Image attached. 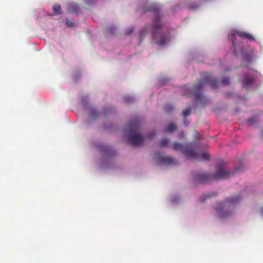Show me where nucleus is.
<instances>
[{
	"label": "nucleus",
	"instance_id": "obj_14",
	"mask_svg": "<svg viewBox=\"0 0 263 263\" xmlns=\"http://www.w3.org/2000/svg\"><path fill=\"white\" fill-rule=\"evenodd\" d=\"M172 147L174 151H179L182 149L183 145L178 142H175L172 145Z\"/></svg>",
	"mask_w": 263,
	"mask_h": 263
},
{
	"label": "nucleus",
	"instance_id": "obj_3",
	"mask_svg": "<svg viewBox=\"0 0 263 263\" xmlns=\"http://www.w3.org/2000/svg\"><path fill=\"white\" fill-rule=\"evenodd\" d=\"M240 197L233 195L227 198L224 202H219L214 206V209L219 216L226 217L231 215L235 206L239 203Z\"/></svg>",
	"mask_w": 263,
	"mask_h": 263
},
{
	"label": "nucleus",
	"instance_id": "obj_13",
	"mask_svg": "<svg viewBox=\"0 0 263 263\" xmlns=\"http://www.w3.org/2000/svg\"><path fill=\"white\" fill-rule=\"evenodd\" d=\"M98 116V111L95 109H92L91 110V112L89 115V118L92 120L96 119V118Z\"/></svg>",
	"mask_w": 263,
	"mask_h": 263
},
{
	"label": "nucleus",
	"instance_id": "obj_28",
	"mask_svg": "<svg viewBox=\"0 0 263 263\" xmlns=\"http://www.w3.org/2000/svg\"><path fill=\"white\" fill-rule=\"evenodd\" d=\"M156 135V133L155 131L153 132L149 136L148 138H151L152 137H153V136H154L155 135Z\"/></svg>",
	"mask_w": 263,
	"mask_h": 263
},
{
	"label": "nucleus",
	"instance_id": "obj_2",
	"mask_svg": "<svg viewBox=\"0 0 263 263\" xmlns=\"http://www.w3.org/2000/svg\"><path fill=\"white\" fill-rule=\"evenodd\" d=\"M201 76L202 80H197L192 89L189 91L191 96L198 102L202 101L204 99V96L202 94L201 91L206 84H209L213 89L216 88L218 85L217 81L213 78L210 73L203 72Z\"/></svg>",
	"mask_w": 263,
	"mask_h": 263
},
{
	"label": "nucleus",
	"instance_id": "obj_1",
	"mask_svg": "<svg viewBox=\"0 0 263 263\" xmlns=\"http://www.w3.org/2000/svg\"><path fill=\"white\" fill-rule=\"evenodd\" d=\"M153 12L155 17L153 20V28L152 32V36L156 43L161 46L164 45L167 42L169 34L167 33H164L161 32L162 25L160 22V11L158 6L156 4H152L148 8L144 11Z\"/></svg>",
	"mask_w": 263,
	"mask_h": 263
},
{
	"label": "nucleus",
	"instance_id": "obj_22",
	"mask_svg": "<svg viewBox=\"0 0 263 263\" xmlns=\"http://www.w3.org/2000/svg\"><path fill=\"white\" fill-rule=\"evenodd\" d=\"M257 122H258V120L256 118H249L247 120V122H248V124L250 125H253L255 123H256Z\"/></svg>",
	"mask_w": 263,
	"mask_h": 263
},
{
	"label": "nucleus",
	"instance_id": "obj_24",
	"mask_svg": "<svg viewBox=\"0 0 263 263\" xmlns=\"http://www.w3.org/2000/svg\"><path fill=\"white\" fill-rule=\"evenodd\" d=\"M134 30V28L133 27H131L128 29H127V30L125 32V34L126 35H129L133 32Z\"/></svg>",
	"mask_w": 263,
	"mask_h": 263
},
{
	"label": "nucleus",
	"instance_id": "obj_16",
	"mask_svg": "<svg viewBox=\"0 0 263 263\" xmlns=\"http://www.w3.org/2000/svg\"><path fill=\"white\" fill-rule=\"evenodd\" d=\"M164 109L167 112H171L174 109V107L172 104H167L164 106Z\"/></svg>",
	"mask_w": 263,
	"mask_h": 263
},
{
	"label": "nucleus",
	"instance_id": "obj_25",
	"mask_svg": "<svg viewBox=\"0 0 263 263\" xmlns=\"http://www.w3.org/2000/svg\"><path fill=\"white\" fill-rule=\"evenodd\" d=\"M209 195H203L200 197V200L201 202L204 201L207 198H210Z\"/></svg>",
	"mask_w": 263,
	"mask_h": 263
},
{
	"label": "nucleus",
	"instance_id": "obj_5",
	"mask_svg": "<svg viewBox=\"0 0 263 263\" xmlns=\"http://www.w3.org/2000/svg\"><path fill=\"white\" fill-rule=\"evenodd\" d=\"M140 124L137 120L131 122L129 124V139H130L131 143L134 146H141L143 142L144 137L138 133L139 130Z\"/></svg>",
	"mask_w": 263,
	"mask_h": 263
},
{
	"label": "nucleus",
	"instance_id": "obj_29",
	"mask_svg": "<svg viewBox=\"0 0 263 263\" xmlns=\"http://www.w3.org/2000/svg\"><path fill=\"white\" fill-rule=\"evenodd\" d=\"M261 213L262 215L263 216V208H262L261 209Z\"/></svg>",
	"mask_w": 263,
	"mask_h": 263
},
{
	"label": "nucleus",
	"instance_id": "obj_27",
	"mask_svg": "<svg viewBox=\"0 0 263 263\" xmlns=\"http://www.w3.org/2000/svg\"><path fill=\"white\" fill-rule=\"evenodd\" d=\"M108 31L110 32V33H113L114 31L115 30V28L114 27H109L108 29Z\"/></svg>",
	"mask_w": 263,
	"mask_h": 263
},
{
	"label": "nucleus",
	"instance_id": "obj_6",
	"mask_svg": "<svg viewBox=\"0 0 263 263\" xmlns=\"http://www.w3.org/2000/svg\"><path fill=\"white\" fill-rule=\"evenodd\" d=\"M237 36H238L241 38H246L249 41H253L254 40V37L252 35L247 32L239 31H236L235 32H231L230 36V39L232 42V46L234 48V53L236 55L238 54L236 49Z\"/></svg>",
	"mask_w": 263,
	"mask_h": 263
},
{
	"label": "nucleus",
	"instance_id": "obj_18",
	"mask_svg": "<svg viewBox=\"0 0 263 263\" xmlns=\"http://www.w3.org/2000/svg\"><path fill=\"white\" fill-rule=\"evenodd\" d=\"M61 7L60 5H55L53 6V10L55 14H60L61 13Z\"/></svg>",
	"mask_w": 263,
	"mask_h": 263
},
{
	"label": "nucleus",
	"instance_id": "obj_4",
	"mask_svg": "<svg viewBox=\"0 0 263 263\" xmlns=\"http://www.w3.org/2000/svg\"><path fill=\"white\" fill-rule=\"evenodd\" d=\"M231 172L226 171L218 165L216 171L213 174L206 173H200L196 175V180L197 182L202 183H208L213 180L223 179L229 176Z\"/></svg>",
	"mask_w": 263,
	"mask_h": 263
},
{
	"label": "nucleus",
	"instance_id": "obj_10",
	"mask_svg": "<svg viewBox=\"0 0 263 263\" xmlns=\"http://www.w3.org/2000/svg\"><path fill=\"white\" fill-rule=\"evenodd\" d=\"M177 129V125L174 123H171L165 127V132L166 133H170L175 131Z\"/></svg>",
	"mask_w": 263,
	"mask_h": 263
},
{
	"label": "nucleus",
	"instance_id": "obj_20",
	"mask_svg": "<svg viewBox=\"0 0 263 263\" xmlns=\"http://www.w3.org/2000/svg\"><path fill=\"white\" fill-rule=\"evenodd\" d=\"M147 30H148L147 28H144L140 31L139 35H140V37L141 40L143 39L144 35L147 33Z\"/></svg>",
	"mask_w": 263,
	"mask_h": 263
},
{
	"label": "nucleus",
	"instance_id": "obj_11",
	"mask_svg": "<svg viewBox=\"0 0 263 263\" xmlns=\"http://www.w3.org/2000/svg\"><path fill=\"white\" fill-rule=\"evenodd\" d=\"M242 60L248 63H250L252 61L251 55L247 52H243L242 55Z\"/></svg>",
	"mask_w": 263,
	"mask_h": 263
},
{
	"label": "nucleus",
	"instance_id": "obj_15",
	"mask_svg": "<svg viewBox=\"0 0 263 263\" xmlns=\"http://www.w3.org/2000/svg\"><path fill=\"white\" fill-rule=\"evenodd\" d=\"M100 151L102 153H109L110 151V148L107 145H101L100 146Z\"/></svg>",
	"mask_w": 263,
	"mask_h": 263
},
{
	"label": "nucleus",
	"instance_id": "obj_23",
	"mask_svg": "<svg viewBox=\"0 0 263 263\" xmlns=\"http://www.w3.org/2000/svg\"><path fill=\"white\" fill-rule=\"evenodd\" d=\"M123 101L125 103H130L133 101V99L130 96H125L123 98Z\"/></svg>",
	"mask_w": 263,
	"mask_h": 263
},
{
	"label": "nucleus",
	"instance_id": "obj_8",
	"mask_svg": "<svg viewBox=\"0 0 263 263\" xmlns=\"http://www.w3.org/2000/svg\"><path fill=\"white\" fill-rule=\"evenodd\" d=\"M154 159L158 163H163L167 165L175 164L177 163V161L173 157L164 156L159 153L155 155Z\"/></svg>",
	"mask_w": 263,
	"mask_h": 263
},
{
	"label": "nucleus",
	"instance_id": "obj_9",
	"mask_svg": "<svg viewBox=\"0 0 263 263\" xmlns=\"http://www.w3.org/2000/svg\"><path fill=\"white\" fill-rule=\"evenodd\" d=\"M253 79L252 78L247 76L245 77L242 81V87L246 88V89H248V88L253 83Z\"/></svg>",
	"mask_w": 263,
	"mask_h": 263
},
{
	"label": "nucleus",
	"instance_id": "obj_12",
	"mask_svg": "<svg viewBox=\"0 0 263 263\" xmlns=\"http://www.w3.org/2000/svg\"><path fill=\"white\" fill-rule=\"evenodd\" d=\"M169 142V139L167 138H163L160 142V147L163 148L168 146Z\"/></svg>",
	"mask_w": 263,
	"mask_h": 263
},
{
	"label": "nucleus",
	"instance_id": "obj_30",
	"mask_svg": "<svg viewBox=\"0 0 263 263\" xmlns=\"http://www.w3.org/2000/svg\"><path fill=\"white\" fill-rule=\"evenodd\" d=\"M262 136H263V131H262Z\"/></svg>",
	"mask_w": 263,
	"mask_h": 263
},
{
	"label": "nucleus",
	"instance_id": "obj_26",
	"mask_svg": "<svg viewBox=\"0 0 263 263\" xmlns=\"http://www.w3.org/2000/svg\"><path fill=\"white\" fill-rule=\"evenodd\" d=\"M66 24L67 26L69 27H72L73 26V23L68 20H67L66 21Z\"/></svg>",
	"mask_w": 263,
	"mask_h": 263
},
{
	"label": "nucleus",
	"instance_id": "obj_19",
	"mask_svg": "<svg viewBox=\"0 0 263 263\" xmlns=\"http://www.w3.org/2000/svg\"><path fill=\"white\" fill-rule=\"evenodd\" d=\"M191 112V109L190 108H187L185 110H183L182 111L183 117L184 118H186L190 115Z\"/></svg>",
	"mask_w": 263,
	"mask_h": 263
},
{
	"label": "nucleus",
	"instance_id": "obj_21",
	"mask_svg": "<svg viewBox=\"0 0 263 263\" xmlns=\"http://www.w3.org/2000/svg\"><path fill=\"white\" fill-rule=\"evenodd\" d=\"M222 84L224 86L230 85V79L228 77L224 78L222 80Z\"/></svg>",
	"mask_w": 263,
	"mask_h": 263
},
{
	"label": "nucleus",
	"instance_id": "obj_17",
	"mask_svg": "<svg viewBox=\"0 0 263 263\" xmlns=\"http://www.w3.org/2000/svg\"><path fill=\"white\" fill-rule=\"evenodd\" d=\"M68 10L70 12H76L78 10V6L75 4L69 5L68 6Z\"/></svg>",
	"mask_w": 263,
	"mask_h": 263
},
{
	"label": "nucleus",
	"instance_id": "obj_7",
	"mask_svg": "<svg viewBox=\"0 0 263 263\" xmlns=\"http://www.w3.org/2000/svg\"><path fill=\"white\" fill-rule=\"evenodd\" d=\"M184 154L188 159L199 161L209 160V155L204 152H201L199 154H197L194 149L189 148L184 151Z\"/></svg>",
	"mask_w": 263,
	"mask_h": 263
}]
</instances>
